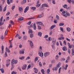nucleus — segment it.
<instances>
[{"label": "nucleus", "mask_w": 74, "mask_h": 74, "mask_svg": "<svg viewBox=\"0 0 74 74\" xmlns=\"http://www.w3.org/2000/svg\"><path fill=\"white\" fill-rule=\"evenodd\" d=\"M18 63V60H15L13 59L12 60L11 62V64L12 66H14V64H16Z\"/></svg>", "instance_id": "f257e3e1"}, {"label": "nucleus", "mask_w": 74, "mask_h": 74, "mask_svg": "<svg viewBox=\"0 0 74 74\" xmlns=\"http://www.w3.org/2000/svg\"><path fill=\"white\" fill-rule=\"evenodd\" d=\"M60 65H61V63L60 62H59L57 65L56 66L55 68V71H57V70L59 67H60Z\"/></svg>", "instance_id": "f03ea898"}, {"label": "nucleus", "mask_w": 74, "mask_h": 74, "mask_svg": "<svg viewBox=\"0 0 74 74\" xmlns=\"http://www.w3.org/2000/svg\"><path fill=\"white\" fill-rule=\"evenodd\" d=\"M3 17L2 16L0 18V26H2L3 25H4V22L2 23L3 21Z\"/></svg>", "instance_id": "7ed1b4c3"}, {"label": "nucleus", "mask_w": 74, "mask_h": 74, "mask_svg": "<svg viewBox=\"0 0 74 74\" xmlns=\"http://www.w3.org/2000/svg\"><path fill=\"white\" fill-rule=\"evenodd\" d=\"M29 9V6H27L25 9L24 12V13H26L27 12V11H28Z\"/></svg>", "instance_id": "20e7f679"}, {"label": "nucleus", "mask_w": 74, "mask_h": 74, "mask_svg": "<svg viewBox=\"0 0 74 74\" xmlns=\"http://www.w3.org/2000/svg\"><path fill=\"white\" fill-rule=\"evenodd\" d=\"M44 8H45V7H43L42 5L40 7L39 11H42V10H43L44 9Z\"/></svg>", "instance_id": "39448f33"}, {"label": "nucleus", "mask_w": 74, "mask_h": 74, "mask_svg": "<svg viewBox=\"0 0 74 74\" xmlns=\"http://www.w3.org/2000/svg\"><path fill=\"white\" fill-rule=\"evenodd\" d=\"M27 67V65L25 64L22 66V69L23 70H25V69H26Z\"/></svg>", "instance_id": "423d86ee"}, {"label": "nucleus", "mask_w": 74, "mask_h": 74, "mask_svg": "<svg viewBox=\"0 0 74 74\" xmlns=\"http://www.w3.org/2000/svg\"><path fill=\"white\" fill-rule=\"evenodd\" d=\"M64 16H65V17H67L68 16H70V14H69L67 12H66V14H65L64 15Z\"/></svg>", "instance_id": "0eeeda50"}, {"label": "nucleus", "mask_w": 74, "mask_h": 74, "mask_svg": "<svg viewBox=\"0 0 74 74\" xmlns=\"http://www.w3.org/2000/svg\"><path fill=\"white\" fill-rule=\"evenodd\" d=\"M49 55V52H46L44 53V56L45 57H47V56H48Z\"/></svg>", "instance_id": "6e6552de"}, {"label": "nucleus", "mask_w": 74, "mask_h": 74, "mask_svg": "<svg viewBox=\"0 0 74 74\" xmlns=\"http://www.w3.org/2000/svg\"><path fill=\"white\" fill-rule=\"evenodd\" d=\"M29 42H30V45L31 48H33V43L32 41L30 40H28Z\"/></svg>", "instance_id": "1a4fd4ad"}, {"label": "nucleus", "mask_w": 74, "mask_h": 74, "mask_svg": "<svg viewBox=\"0 0 74 74\" xmlns=\"http://www.w3.org/2000/svg\"><path fill=\"white\" fill-rule=\"evenodd\" d=\"M37 25H42V23L39 21H38L36 22Z\"/></svg>", "instance_id": "9d476101"}, {"label": "nucleus", "mask_w": 74, "mask_h": 74, "mask_svg": "<svg viewBox=\"0 0 74 74\" xmlns=\"http://www.w3.org/2000/svg\"><path fill=\"white\" fill-rule=\"evenodd\" d=\"M55 27H56V25H53L50 27V30H52V29H53Z\"/></svg>", "instance_id": "9b49d317"}, {"label": "nucleus", "mask_w": 74, "mask_h": 74, "mask_svg": "<svg viewBox=\"0 0 74 74\" xmlns=\"http://www.w3.org/2000/svg\"><path fill=\"white\" fill-rule=\"evenodd\" d=\"M53 40L52 41V43L53 44L55 45V43H56V39L54 38H53Z\"/></svg>", "instance_id": "f8f14e48"}, {"label": "nucleus", "mask_w": 74, "mask_h": 74, "mask_svg": "<svg viewBox=\"0 0 74 74\" xmlns=\"http://www.w3.org/2000/svg\"><path fill=\"white\" fill-rule=\"evenodd\" d=\"M19 53L20 54H24L25 53V52H24V49H23L22 50L20 51Z\"/></svg>", "instance_id": "ddd939ff"}, {"label": "nucleus", "mask_w": 74, "mask_h": 74, "mask_svg": "<svg viewBox=\"0 0 74 74\" xmlns=\"http://www.w3.org/2000/svg\"><path fill=\"white\" fill-rule=\"evenodd\" d=\"M44 16V14L43 13H42V14L40 15H39L37 18H42V17H43Z\"/></svg>", "instance_id": "4468645a"}, {"label": "nucleus", "mask_w": 74, "mask_h": 74, "mask_svg": "<svg viewBox=\"0 0 74 74\" xmlns=\"http://www.w3.org/2000/svg\"><path fill=\"white\" fill-rule=\"evenodd\" d=\"M67 44H68L69 46V48H70V49H71V48H72V45H71L70 44V43L69 42H68L67 43Z\"/></svg>", "instance_id": "2eb2a0df"}, {"label": "nucleus", "mask_w": 74, "mask_h": 74, "mask_svg": "<svg viewBox=\"0 0 74 74\" xmlns=\"http://www.w3.org/2000/svg\"><path fill=\"white\" fill-rule=\"evenodd\" d=\"M67 44H68L69 46V48H70V49H71V48H72V45H71L70 44V43L69 42H68L67 43Z\"/></svg>", "instance_id": "dca6fc26"}, {"label": "nucleus", "mask_w": 74, "mask_h": 74, "mask_svg": "<svg viewBox=\"0 0 74 74\" xmlns=\"http://www.w3.org/2000/svg\"><path fill=\"white\" fill-rule=\"evenodd\" d=\"M26 3V0H24L21 2V4H25Z\"/></svg>", "instance_id": "f3484780"}, {"label": "nucleus", "mask_w": 74, "mask_h": 74, "mask_svg": "<svg viewBox=\"0 0 74 74\" xmlns=\"http://www.w3.org/2000/svg\"><path fill=\"white\" fill-rule=\"evenodd\" d=\"M23 18L22 17L19 18L18 19V21H23Z\"/></svg>", "instance_id": "a211bd4d"}, {"label": "nucleus", "mask_w": 74, "mask_h": 74, "mask_svg": "<svg viewBox=\"0 0 74 74\" xmlns=\"http://www.w3.org/2000/svg\"><path fill=\"white\" fill-rule=\"evenodd\" d=\"M67 47L66 46H64L63 48V50L64 51H67Z\"/></svg>", "instance_id": "6ab92c4d"}, {"label": "nucleus", "mask_w": 74, "mask_h": 74, "mask_svg": "<svg viewBox=\"0 0 74 74\" xmlns=\"http://www.w3.org/2000/svg\"><path fill=\"white\" fill-rule=\"evenodd\" d=\"M6 51L8 52V53H10V50L9 49L7 48V47H6L5 49Z\"/></svg>", "instance_id": "aec40b11"}, {"label": "nucleus", "mask_w": 74, "mask_h": 74, "mask_svg": "<svg viewBox=\"0 0 74 74\" xmlns=\"http://www.w3.org/2000/svg\"><path fill=\"white\" fill-rule=\"evenodd\" d=\"M72 56H74V48H73L72 50Z\"/></svg>", "instance_id": "412c9836"}, {"label": "nucleus", "mask_w": 74, "mask_h": 74, "mask_svg": "<svg viewBox=\"0 0 74 74\" xmlns=\"http://www.w3.org/2000/svg\"><path fill=\"white\" fill-rule=\"evenodd\" d=\"M42 5L44 7H48V5H47V4H46V3H45L44 4H43Z\"/></svg>", "instance_id": "4be33fe9"}, {"label": "nucleus", "mask_w": 74, "mask_h": 74, "mask_svg": "<svg viewBox=\"0 0 74 74\" xmlns=\"http://www.w3.org/2000/svg\"><path fill=\"white\" fill-rule=\"evenodd\" d=\"M33 27L34 30H36V23H34Z\"/></svg>", "instance_id": "5701e85b"}, {"label": "nucleus", "mask_w": 74, "mask_h": 74, "mask_svg": "<svg viewBox=\"0 0 74 74\" xmlns=\"http://www.w3.org/2000/svg\"><path fill=\"white\" fill-rule=\"evenodd\" d=\"M38 35L40 37H41V36H42V33L40 32H38Z\"/></svg>", "instance_id": "b1692460"}, {"label": "nucleus", "mask_w": 74, "mask_h": 74, "mask_svg": "<svg viewBox=\"0 0 74 74\" xmlns=\"http://www.w3.org/2000/svg\"><path fill=\"white\" fill-rule=\"evenodd\" d=\"M0 70L1 71L2 73H4V70L3 68L0 69Z\"/></svg>", "instance_id": "393cba45"}, {"label": "nucleus", "mask_w": 74, "mask_h": 74, "mask_svg": "<svg viewBox=\"0 0 74 74\" xmlns=\"http://www.w3.org/2000/svg\"><path fill=\"white\" fill-rule=\"evenodd\" d=\"M30 8L31 9V10H36V7H31Z\"/></svg>", "instance_id": "a878e982"}, {"label": "nucleus", "mask_w": 74, "mask_h": 74, "mask_svg": "<svg viewBox=\"0 0 74 74\" xmlns=\"http://www.w3.org/2000/svg\"><path fill=\"white\" fill-rule=\"evenodd\" d=\"M34 70H35V71H34V73H38V70L36 68H34Z\"/></svg>", "instance_id": "bb28decb"}, {"label": "nucleus", "mask_w": 74, "mask_h": 74, "mask_svg": "<svg viewBox=\"0 0 74 74\" xmlns=\"http://www.w3.org/2000/svg\"><path fill=\"white\" fill-rule=\"evenodd\" d=\"M28 33H33V31L31 29H29Z\"/></svg>", "instance_id": "cd10ccee"}, {"label": "nucleus", "mask_w": 74, "mask_h": 74, "mask_svg": "<svg viewBox=\"0 0 74 74\" xmlns=\"http://www.w3.org/2000/svg\"><path fill=\"white\" fill-rule=\"evenodd\" d=\"M19 10L20 11H23V8L22 7H20L19 8Z\"/></svg>", "instance_id": "c85d7f7f"}, {"label": "nucleus", "mask_w": 74, "mask_h": 74, "mask_svg": "<svg viewBox=\"0 0 74 74\" xmlns=\"http://www.w3.org/2000/svg\"><path fill=\"white\" fill-rule=\"evenodd\" d=\"M39 55L40 56H42L43 55V53H42V52L39 53Z\"/></svg>", "instance_id": "c756f323"}, {"label": "nucleus", "mask_w": 74, "mask_h": 74, "mask_svg": "<svg viewBox=\"0 0 74 74\" xmlns=\"http://www.w3.org/2000/svg\"><path fill=\"white\" fill-rule=\"evenodd\" d=\"M2 52V53H4V46H2L1 47Z\"/></svg>", "instance_id": "7c9ffc66"}, {"label": "nucleus", "mask_w": 74, "mask_h": 74, "mask_svg": "<svg viewBox=\"0 0 74 74\" xmlns=\"http://www.w3.org/2000/svg\"><path fill=\"white\" fill-rule=\"evenodd\" d=\"M64 23H60L59 24V25L60 26H64Z\"/></svg>", "instance_id": "2f4dec72"}, {"label": "nucleus", "mask_w": 74, "mask_h": 74, "mask_svg": "<svg viewBox=\"0 0 74 74\" xmlns=\"http://www.w3.org/2000/svg\"><path fill=\"white\" fill-rule=\"evenodd\" d=\"M41 72L42 73V74H45V71H44V69H42L41 70Z\"/></svg>", "instance_id": "473e14b6"}, {"label": "nucleus", "mask_w": 74, "mask_h": 74, "mask_svg": "<svg viewBox=\"0 0 74 74\" xmlns=\"http://www.w3.org/2000/svg\"><path fill=\"white\" fill-rule=\"evenodd\" d=\"M11 62V60L10 59H8L6 61V63H10Z\"/></svg>", "instance_id": "72a5a7b5"}, {"label": "nucleus", "mask_w": 74, "mask_h": 74, "mask_svg": "<svg viewBox=\"0 0 74 74\" xmlns=\"http://www.w3.org/2000/svg\"><path fill=\"white\" fill-rule=\"evenodd\" d=\"M51 37H49L48 38V39H46V40L47 41H51Z\"/></svg>", "instance_id": "f704fd0d"}, {"label": "nucleus", "mask_w": 74, "mask_h": 74, "mask_svg": "<svg viewBox=\"0 0 74 74\" xmlns=\"http://www.w3.org/2000/svg\"><path fill=\"white\" fill-rule=\"evenodd\" d=\"M24 58H25L24 56H22L21 57H20L19 58V59H21V60H23V59H24Z\"/></svg>", "instance_id": "c9c22d12"}, {"label": "nucleus", "mask_w": 74, "mask_h": 74, "mask_svg": "<svg viewBox=\"0 0 74 74\" xmlns=\"http://www.w3.org/2000/svg\"><path fill=\"white\" fill-rule=\"evenodd\" d=\"M7 3L9 5L11 4V2L10 1V0H7Z\"/></svg>", "instance_id": "e433bc0d"}, {"label": "nucleus", "mask_w": 74, "mask_h": 74, "mask_svg": "<svg viewBox=\"0 0 74 74\" xmlns=\"http://www.w3.org/2000/svg\"><path fill=\"white\" fill-rule=\"evenodd\" d=\"M38 57H36L35 59V62H36V61H37V60H38Z\"/></svg>", "instance_id": "4c0bfd02"}, {"label": "nucleus", "mask_w": 74, "mask_h": 74, "mask_svg": "<svg viewBox=\"0 0 74 74\" xmlns=\"http://www.w3.org/2000/svg\"><path fill=\"white\" fill-rule=\"evenodd\" d=\"M63 7L64 8H67V5L66 4H65L63 5Z\"/></svg>", "instance_id": "58836bf2"}, {"label": "nucleus", "mask_w": 74, "mask_h": 74, "mask_svg": "<svg viewBox=\"0 0 74 74\" xmlns=\"http://www.w3.org/2000/svg\"><path fill=\"white\" fill-rule=\"evenodd\" d=\"M67 10H71V6H69V7H68L67 8H66Z\"/></svg>", "instance_id": "ea45409f"}, {"label": "nucleus", "mask_w": 74, "mask_h": 74, "mask_svg": "<svg viewBox=\"0 0 74 74\" xmlns=\"http://www.w3.org/2000/svg\"><path fill=\"white\" fill-rule=\"evenodd\" d=\"M31 67V65H30V64H29L28 66H27V70H29V69H30V68Z\"/></svg>", "instance_id": "a19ab883"}, {"label": "nucleus", "mask_w": 74, "mask_h": 74, "mask_svg": "<svg viewBox=\"0 0 74 74\" xmlns=\"http://www.w3.org/2000/svg\"><path fill=\"white\" fill-rule=\"evenodd\" d=\"M66 30L68 32H70V31H71V29H70V28H67L66 29Z\"/></svg>", "instance_id": "79ce46f5"}, {"label": "nucleus", "mask_w": 74, "mask_h": 74, "mask_svg": "<svg viewBox=\"0 0 74 74\" xmlns=\"http://www.w3.org/2000/svg\"><path fill=\"white\" fill-rule=\"evenodd\" d=\"M56 18H57V20H59V17L58 15H56Z\"/></svg>", "instance_id": "37998d69"}, {"label": "nucleus", "mask_w": 74, "mask_h": 74, "mask_svg": "<svg viewBox=\"0 0 74 74\" xmlns=\"http://www.w3.org/2000/svg\"><path fill=\"white\" fill-rule=\"evenodd\" d=\"M2 5H0V11H2Z\"/></svg>", "instance_id": "c03bdc74"}, {"label": "nucleus", "mask_w": 74, "mask_h": 74, "mask_svg": "<svg viewBox=\"0 0 74 74\" xmlns=\"http://www.w3.org/2000/svg\"><path fill=\"white\" fill-rule=\"evenodd\" d=\"M65 13H66V12L64 11H63L62 12V15H63L64 16V15H65V14H65Z\"/></svg>", "instance_id": "a18cd8bd"}, {"label": "nucleus", "mask_w": 74, "mask_h": 74, "mask_svg": "<svg viewBox=\"0 0 74 74\" xmlns=\"http://www.w3.org/2000/svg\"><path fill=\"white\" fill-rule=\"evenodd\" d=\"M41 5V4H38L36 5V7L37 8H38Z\"/></svg>", "instance_id": "49530a36"}, {"label": "nucleus", "mask_w": 74, "mask_h": 74, "mask_svg": "<svg viewBox=\"0 0 74 74\" xmlns=\"http://www.w3.org/2000/svg\"><path fill=\"white\" fill-rule=\"evenodd\" d=\"M62 69V68L61 67H60L59 69V72H58V73L59 74H60V71H61V69Z\"/></svg>", "instance_id": "de8ad7c7"}, {"label": "nucleus", "mask_w": 74, "mask_h": 74, "mask_svg": "<svg viewBox=\"0 0 74 74\" xmlns=\"http://www.w3.org/2000/svg\"><path fill=\"white\" fill-rule=\"evenodd\" d=\"M30 38H32L33 37V34H32V33H31L30 34Z\"/></svg>", "instance_id": "09e8293b"}, {"label": "nucleus", "mask_w": 74, "mask_h": 74, "mask_svg": "<svg viewBox=\"0 0 74 74\" xmlns=\"http://www.w3.org/2000/svg\"><path fill=\"white\" fill-rule=\"evenodd\" d=\"M32 23V21H29V22L28 23H27V25H30V24H31V23Z\"/></svg>", "instance_id": "8fccbe9b"}, {"label": "nucleus", "mask_w": 74, "mask_h": 74, "mask_svg": "<svg viewBox=\"0 0 74 74\" xmlns=\"http://www.w3.org/2000/svg\"><path fill=\"white\" fill-rule=\"evenodd\" d=\"M58 59H59V56L56 55V60H58Z\"/></svg>", "instance_id": "3c124183"}, {"label": "nucleus", "mask_w": 74, "mask_h": 74, "mask_svg": "<svg viewBox=\"0 0 74 74\" xmlns=\"http://www.w3.org/2000/svg\"><path fill=\"white\" fill-rule=\"evenodd\" d=\"M54 23H58V21L56 20H54Z\"/></svg>", "instance_id": "603ef678"}, {"label": "nucleus", "mask_w": 74, "mask_h": 74, "mask_svg": "<svg viewBox=\"0 0 74 74\" xmlns=\"http://www.w3.org/2000/svg\"><path fill=\"white\" fill-rule=\"evenodd\" d=\"M38 29L39 30H40V29H41V26L38 25Z\"/></svg>", "instance_id": "864d4df0"}, {"label": "nucleus", "mask_w": 74, "mask_h": 74, "mask_svg": "<svg viewBox=\"0 0 74 74\" xmlns=\"http://www.w3.org/2000/svg\"><path fill=\"white\" fill-rule=\"evenodd\" d=\"M51 62L52 63H55V60H52Z\"/></svg>", "instance_id": "5fc2aeb1"}, {"label": "nucleus", "mask_w": 74, "mask_h": 74, "mask_svg": "<svg viewBox=\"0 0 74 74\" xmlns=\"http://www.w3.org/2000/svg\"><path fill=\"white\" fill-rule=\"evenodd\" d=\"M48 35H45V36L44 37V38H48Z\"/></svg>", "instance_id": "6e6d98bb"}, {"label": "nucleus", "mask_w": 74, "mask_h": 74, "mask_svg": "<svg viewBox=\"0 0 74 74\" xmlns=\"http://www.w3.org/2000/svg\"><path fill=\"white\" fill-rule=\"evenodd\" d=\"M67 2L69 3H71V1H72V0H67Z\"/></svg>", "instance_id": "4d7b16f0"}, {"label": "nucleus", "mask_w": 74, "mask_h": 74, "mask_svg": "<svg viewBox=\"0 0 74 74\" xmlns=\"http://www.w3.org/2000/svg\"><path fill=\"white\" fill-rule=\"evenodd\" d=\"M10 19V18H9V17L8 16L6 17V21H8Z\"/></svg>", "instance_id": "13d9d810"}, {"label": "nucleus", "mask_w": 74, "mask_h": 74, "mask_svg": "<svg viewBox=\"0 0 74 74\" xmlns=\"http://www.w3.org/2000/svg\"><path fill=\"white\" fill-rule=\"evenodd\" d=\"M9 47V48H12V44L11 43Z\"/></svg>", "instance_id": "bf43d9fd"}, {"label": "nucleus", "mask_w": 74, "mask_h": 74, "mask_svg": "<svg viewBox=\"0 0 74 74\" xmlns=\"http://www.w3.org/2000/svg\"><path fill=\"white\" fill-rule=\"evenodd\" d=\"M10 14V12H8L6 14V15L7 16H8V15H9Z\"/></svg>", "instance_id": "052dcab7"}, {"label": "nucleus", "mask_w": 74, "mask_h": 74, "mask_svg": "<svg viewBox=\"0 0 74 74\" xmlns=\"http://www.w3.org/2000/svg\"><path fill=\"white\" fill-rule=\"evenodd\" d=\"M8 30H6L5 31V36H6V35H7V33H8Z\"/></svg>", "instance_id": "680f3d73"}, {"label": "nucleus", "mask_w": 74, "mask_h": 74, "mask_svg": "<svg viewBox=\"0 0 74 74\" xmlns=\"http://www.w3.org/2000/svg\"><path fill=\"white\" fill-rule=\"evenodd\" d=\"M5 58L7 57V52H5Z\"/></svg>", "instance_id": "e2e57ef3"}, {"label": "nucleus", "mask_w": 74, "mask_h": 74, "mask_svg": "<svg viewBox=\"0 0 74 74\" xmlns=\"http://www.w3.org/2000/svg\"><path fill=\"white\" fill-rule=\"evenodd\" d=\"M52 2L53 4H55V0H52Z\"/></svg>", "instance_id": "0e129e2a"}, {"label": "nucleus", "mask_w": 74, "mask_h": 74, "mask_svg": "<svg viewBox=\"0 0 74 74\" xmlns=\"http://www.w3.org/2000/svg\"><path fill=\"white\" fill-rule=\"evenodd\" d=\"M12 74H16V72H15V71H13L12 72Z\"/></svg>", "instance_id": "69168bd1"}, {"label": "nucleus", "mask_w": 74, "mask_h": 74, "mask_svg": "<svg viewBox=\"0 0 74 74\" xmlns=\"http://www.w3.org/2000/svg\"><path fill=\"white\" fill-rule=\"evenodd\" d=\"M51 47L52 48V49H55V46L53 45H51Z\"/></svg>", "instance_id": "338daca9"}, {"label": "nucleus", "mask_w": 74, "mask_h": 74, "mask_svg": "<svg viewBox=\"0 0 74 74\" xmlns=\"http://www.w3.org/2000/svg\"><path fill=\"white\" fill-rule=\"evenodd\" d=\"M27 36H24L23 37V39L24 40H26V39H27Z\"/></svg>", "instance_id": "774afa93"}]
</instances>
